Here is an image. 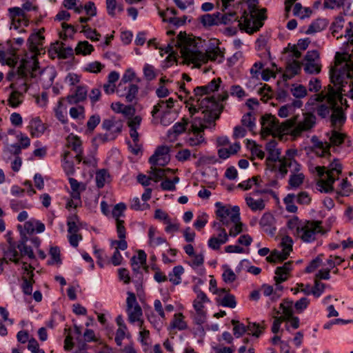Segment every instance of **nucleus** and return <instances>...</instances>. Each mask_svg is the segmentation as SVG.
Instances as JSON below:
<instances>
[{"instance_id":"603ef678","label":"nucleus","mask_w":353,"mask_h":353,"mask_svg":"<svg viewBox=\"0 0 353 353\" xmlns=\"http://www.w3.org/2000/svg\"><path fill=\"white\" fill-rule=\"evenodd\" d=\"M295 195L294 194H288L284 199L283 202L286 205V210L289 212L295 213L297 211V207L294 203Z\"/></svg>"},{"instance_id":"ea45409f","label":"nucleus","mask_w":353,"mask_h":353,"mask_svg":"<svg viewBox=\"0 0 353 353\" xmlns=\"http://www.w3.org/2000/svg\"><path fill=\"white\" fill-rule=\"evenodd\" d=\"M246 141L248 148L250 147V145H252L250 149L252 155L257 157L260 159H263L265 157V152L262 150L261 145L256 144L254 141L247 139Z\"/></svg>"},{"instance_id":"774afa93","label":"nucleus","mask_w":353,"mask_h":353,"mask_svg":"<svg viewBox=\"0 0 353 353\" xmlns=\"http://www.w3.org/2000/svg\"><path fill=\"white\" fill-rule=\"evenodd\" d=\"M28 349L32 353H46L43 349L39 348L38 342L34 338H31L29 340V343L28 345Z\"/></svg>"},{"instance_id":"052dcab7","label":"nucleus","mask_w":353,"mask_h":353,"mask_svg":"<svg viewBox=\"0 0 353 353\" xmlns=\"http://www.w3.org/2000/svg\"><path fill=\"white\" fill-rule=\"evenodd\" d=\"M17 248L19 250L21 257L27 256L30 259H35V255L30 246L26 245L22 246H17Z\"/></svg>"},{"instance_id":"5fc2aeb1","label":"nucleus","mask_w":353,"mask_h":353,"mask_svg":"<svg viewBox=\"0 0 353 353\" xmlns=\"http://www.w3.org/2000/svg\"><path fill=\"white\" fill-rule=\"evenodd\" d=\"M220 304L223 307L234 308L236 306L235 296L233 294L227 293L221 299Z\"/></svg>"},{"instance_id":"9d476101","label":"nucleus","mask_w":353,"mask_h":353,"mask_svg":"<svg viewBox=\"0 0 353 353\" xmlns=\"http://www.w3.org/2000/svg\"><path fill=\"white\" fill-rule=\"evenodd\" d=\"M205 128L207 126L200 119H193L190 130L193 132L194 136L188 139V143L190 146H197L205 142V139L201 133Z\"/></svg>"},{"instance_id":"79ce46f5","label":"nucleus","mask_w":353,"mask_h":353,"mask_svg":"<svg viewBox=\"0 0 353 353\" xmlns=\"http://www.w3.org/2000/svg\"><path fill=\"white\" fill-rule=\"evenodd\" d=\"M346 137V134L343 133H341L336 130H333L332 131V134L330 137V146L335 145L338 146L342 144L344 142V139Z\"/></svg>"},{"instance_id":"6ab92c4d","label":"nucleus","mask_w":353,"mask_h":353,"mask_svg":"<svg viewBox=\"0 0 353 353\" xmlns=\"http://www.w3.org/2000/svg\"><path fill=\"white\" fill-rule=\"evenodd\" d=\"M82 11H84L88 17H81L79 19V22H88L91 17H94L97 14V8L95 4L92 1L86 3L83 7L80 6L75 8L76 12L81 13Z\"/></svg>"},{"instance_id":"9b49d317","label":"nucleus","mask_w":353,"mask_h":353,"mask_svg":"<svg viewBox=\"0 0 353 353\" xmlns=\"http://www.w3.org/2000/svg\"><path fill=\"white\" fill-rule=\"evenodd\" d=\"M48 54L52 59L57 57L61 59H65L73 57L74 51L71 47H65L63 42L56 41L51 45L48 50Z\"/></svg>"},{"instance_id":"3c124183","label":"nucleus","mask_w":353,"mask_h":353,"mask_svg":"<svg viewBox=\"0 0 353 353\" xmlns=\"http://www.w3.org/2000/svg\"><path fill=\"white\" fill-rule=\"evenodd\" d=\"M241 123L243 125L248 127L250 131H252L255 127V117L251 112H248L243 116Z\"/></svg>"},{"instance_id":"680f3d73","label":"nucleus","mask_w":353,"mask_h":353,"mask_svg":"<svg viewBox=\"0 0 353 353\" xmlns=\"http://www.w3.org/2000/svg\"><path fill=\"white\" fill-rule=\"evenodd\" d=\"M340 8H343L345 15H351L353 8V0H339Z\"/></svg>"},{"instance_id":"49530a36","label":"nucleus","mask_w":353,"mask_h":353,"mask_svg":"<svg viewBox=\"0 0 353 353\" xmlns=\"http://www.w3.org/2000/svg\"><path fill=\"white\" fill-rule=\"evenodd\" d=\"M174 41L175 39H171L170 42L168 44V46L165 47L164 50L165 53L168 54V56L166 57L165 61L168 63H170V65H172V63H174L176 60V57L173 52V46H174Z\"/></svg>"},{"instance_id":"f704fd0d","label":"nucleus","mask_w":353,"mask_h":353,"mask_svg":"<svg viewBox=\"0 0 353 353\" xmlns=\"http://www.w3.org/2000/svg\"><path fill=\"white\" fill-rule=\"evenodd\" d=\"M264 23H238L239 29L249 34H254L259 31Z\"/></svg>"},{"instance_id":"f257e3e1","label":"nucleus","mask_w":353,"mask_h":353,"mask_svg":"<svg viewBox=\"0 0 353 353\" xmlns=\"http://www.w3.org/2000/svg\"><path fill=\"white\" fill-rule=\"evenodd\" d=\"M316 123V117L313 114H307L302 121L296 124V119L292 118L280 123L279 120L271 114H266L261 117V135H270L274 131L290 134L294 138L300 137L303 132L312 129Z\"/></svg>"},{"instance_id":"c9c22d12","label":"nucleus","mask_w":353,"mask_h":353,"mask_svg":"<svg viewBox=\"0 0 353 353\" xmlns=\"http://www.w3.org/2000/svg\"><path fill=\"white\" fill-rule=\"evenodd\" d=\"M223 239H219L218 237L212 236L210 238L208 242L209 248L214 250H217L220 248L221 245L225 244L228 241V236L223 235Z\"/></svg>"},{"instance_id":"338daca9","label":"nucleus","mask_w":353,"mask_h":353,"mask_svg":"<svg viewBox=\"0 0 353 353\" xmlns=\"http://www.w3.org/2000/svg\"><path fill=\"white\" fill-rule=\"evenodd\" d=\"M222 278L224 282L227 283H230L236 280V276L232 270L228 268L224 270L222 274Z\"/></svg>"},{"instance_id":"4468645a","label":"nucleus","mask_w":353,"mask_h":353,"mask_svg":"<svg viewBox=\"0 0 353 353\" xmlns=\"http://www.w3.org/2000/svg\"><path fill=\"white\" fill-rule=\"evenodd\" d=\"M235 14L230 12L229 14L225 13L221 14L220 12H216L214 14H205L201 15L199 19V22H216L220 19L221 17V22H227V21H232V20L235 22H241L240 20H237V18L234 17Z\"/></svg>"},{"instance_id":"de8ad7c7","label":"nucleus","mask_w":353,"mask_h":353,"mask_svg":"<svg viewBox=\"0 0 353 353\" xmlns=\"http://www.w3.org/2000/svg\"><path fill=\"white\" fill-rule=\"evenodd\" d=\"M279 167L276 166V170L275 171L279 172V174L280 178L283 179L288 174V158L286 157H282L279 161Z\"/></svg>"},{"instance_id":"393cba45","label":"nucleus","mask_w":353,"mask_h":353,"mask_svg":"<svg viewBox=\"0 0 353 353\" xmlns=\"http://www.w3.org/2000/svg\"><path fill=\"white\" fill-rule=\"evenodd\" d=\"M69 142V146L72 148V150H74L77 155L75 156V159L78 161V163H80L82 161V148H81V141L80 139L74 136L70 140L68 141Z\"/></svg>"},{"instance_id":"c03bdc74","label":"nucleus","mask_w":353,"mask_h":353,"mask_svg":"<svg viewBox=\"0 0 353 353\" xmlns=\"http://www.w3.org/2000/svg\"><path fill=\"white\" fill-rule=\"evenodd\" d=\"M265 328V326H262L257 323L249 322L247 325V331L250 332V334L256 338L260 336Z\"/></svg>"},{"instance_id":"bf43d9fd","label":"nucleus","mask_w":353,"mask_h":353,"mask_svg":"<svg viewBox=\"0 0 353 353\" xmlns=\"http://www.w3.org/2000/svg\"><path fill=\"white\" fill-rule=\"evenodd\" d=\"M304 70L308 74H318L321 72V65L315 62H306Z\"/></svg>"},{"instance_id":"2eb2a0df","label":"nucleus","mask_w":353,"mask_h":353,"mask_svg":"<svg viewBox=\"0 0 353 353\" xmlns=\"http://www.w3.org/2000/svg\"><path fill=\"white\" fill-rule=\"evenodd\" d=\"M190 100L196 101L199 109L203 110V111H209L210 110H216L218 108H221L219 101H217L214 97H206L203 99H194L191 97Z\"/></svg>"},{"instance_id":"cd10ccee","label":"nucleus","mask_w":353,"mask_h":353,"mask_svg":"<svg viewBox=\"0 0 353 353\" xmlns=\"http://www.w3.org/2000/svg\"><path fill=\"white\" fill-rule=\"evenodd\" d=\"M293 301L289 299H284L280 304V309L282 310L283 314V316H284L287 320H289L293 315Z\"/></svg>"},{"instance_id":"0e129e2a","label":"nucleus","mask_w":353,"mask_h":353,"mask_svg":"<svg viewBox=\"0 0 353 353\" xmlns=\"http://www.w3.org/2000/svg\"><path fill=\"white\" fill-rule=\"evenodd\" d=\"M101 121V117L99 114H94L92 115L88 122H87V128L88 130L90 132H92L94 128L100 123Z\"/></svg>"},{"instance_id":"72a5a7b5","label":"nucleus","mask_w":353,"mask_h":353,"mask_svg":"<svg viewBox=\"0 0 353 353\" xmlns=\"http://www.w3.org/2000/svg\"><path fill=\"white\" fill-rule=\"evenodd\" d=\"M303 222L299 220L297 216H294L288 221L287 225L288 229L292 232V234L296 236L299 230L302 229Z\"/></svg>"},{"instance_id":"4be33fe9","label":"nucleus","mask_w":353,"mask_h":353,"mask_svg":"<svg viewBox=\"0 0 353 353\" xmlns=\"http://www.w3.org/2000/svg\"><path fill=\"white\" fill-rule=\"evenodd\" d=\"M176 10L174 8H168L165 11L161 13L163 22H190V19L187 16H183L182 19L176 17Z\"/></svg>"},{"instance_id":"b1692460","label":"nucleus","mask_w":353,"mask_h":353,"mask_svg":"<svg viewBox=\"0 0 353 353\" xmlns=\"http://www.w3.org/2000/svg\"><path fill=\"white\" fill-rule=\"evenodd\" d=\"M29 128L33 137H39L46 130L43 123L39 117H35L30 121Z\"/></svg>"},{"instance_id":"13d9d810","label":"nucleus","mask_w":353,"mask_h":353,"mask_svg":"<svg viewBox=\"0 0 353 353\" xmlns=\"http://www.w3.org/2000/svg\"><path fill=\"white\" fill-rule=\"evenodd\" d=\"M76 221H79V217L77 215H74L70 217L69 220L67 221L68 225V232L70 234H77L79 230V227L76 224Z\"/></svg>"},{"instance_id":"69168bd1","label":"nucleus","mask_w":353,"mask_h":353,"mask_svg":"<svg viewBox=\"0 0 353 353\" xmlns=\"http://www.w3.org/2000/svg\"><path fill=\"white\" fill-rule=\"evenodd\" d=\"M126 209V205L123 203H119L114 205L112 214L115 220L120 219L119 217L123 216L124 210Z\"/></svg>"},{"instance_id":"e433bc0d","label":"nucleus","mask_w":353,"mask_h":353,"mask_svg":"<svg viewBox=\"0 0 353 353\" xmlns=\"http://www.w3.org/2000/svg\"><path fill=\"white\" fill-rule=\"evenodd\" d=\"M246 204L252 211L262 210L265 208V203L263 199L254 200L251 196L245 198Z\"/></svg>"},{"instance_id":"bb28decb","label":"nucleus","mask_w":353,"mask_h":353,"mask_svg":"<svg viewBox=\"0 0 353 353\" xmlns=\"http://www.w3.org/2000/svg\"><path fill=\"white\" fill-rule=\"evenodd\" d=\"M335 100L333 97H330L327 100L328 104H321L316 107V112L322 119L327 118L330 112L332 111V102Z\"/></svg>"},{"instance_id":"1a4fd4ad","label":"nucleus","mask_w":353,"mask_h":353,"mask_svg":"<svg viewBox=\"0 0 353 353\" xmlns=\"http://www.w3.org/2000/svg\"><path fill=\"white\" fill-rule=\"evenodd\" d=\"M36 68L37 63L35 61L30 63L29 61H22L17 68L16 73L12 70L7 74L6 80L12 81L16 75L18 76V79H26L32 71L36 70Z\"/></svg>"},{"instance_id":"f3484780","label":"nucleus","mask_w":353,"mask_h":353,"mask_svg":"<svg viewBox=\"0 0 353 353\" xmlns=\"http://www.w3.org/2000/svg\"><path fill=\"white\" fill-rule=\"evenodd\" d=\"M292 269V262L288 261L282 266L277 267L275 270L274 280L276 285L285 281L288 279V274Z\"/></svg>"},{"instance_id":"423d86ee","label":"nucleus","mask_w":353,"mask_h":353,"mask_svg":"<svg viewBox=\"0 0 353 353\" xmlns=\"http://www.w3.org/2000/svg\"><path fill=\"white\" fill-rule=\"evenodd\" d=\"M321 221H305L296 237L305 243H312L316 239V235L324 234Z\"/></svg>"},{"instance_id":"a878e982","label":"nucleus","mask_w":353,"mask_h":353,"mask_svg":"<svg viewBox=\"0 0 353 353\" xmlns=\"http://www.w3.org/2000/svg\"><path fill=\"white\" fill-rule=\"evenodd\" d=\"M24 95L19 90H13L10 94L8 99V105L12 108H17L19 106L23 101Z\"/></svg>"},{"instance_id":"ddd939ff","label":"nucleus","mask_w":353,"mask_h":353,"mask_svg":"<svg viewBox=\"0 0 353 353\" xmlns=\"http://www.w3.org/2000/svg\"><path fill=\"white\" fill-rule=\"evenodd\" d=\"M332 111L330 116V120L332 127L335 129L343 125L346 121V116L343 108L337 103L336 100L332 101Z\"/></svg>"},{"instance_id":"412c9836","label":"nucleus","mask_w":353,"mask_h":353,"mask_svg":"<svg viewBox=\"0 0 353 353\" xmlns=\"http://www.w3.org/2000/svg\"><path fill=\"white\" fill-rule=\"evenodd\" d=\"M222 111V108H218L216 110H210L209 111H203V118L200 120L205 125V123L213 124V126H215V121L219 118L220 114ZM197 120L199 118H195Z\"/></svg>"},{"instance_id":"7ed1b4c3","label":"nucleus","mask_w":353,"mask_h":353,"mask_svg":"<svg viewBox=\"0 0 353 353\" xmlns=\"http://www.w3.org/2000/svg\"><path fill=\"white\" fill-rule=\"evenodd\" d=\"M169 152V147L160 145L157 147L154 153L149 158L148 161L151 164V168L148 173L150 174L152 180L155 182L161 181L167 174L172 172V170L170 168L157 167V165L164 166L168 163L170 160L168 157Z\"/></svg>"},{"instance_id":"dca6fc26","label":"nucleus","mask_w":353,"mask_h":353,"mask_svg":"<svg viewBox=\"0 0 353 353\" xmlns=\"http://www.w3.org/2000/svg\"><path fill=\"white\" fill-rule=\"evenodd\" d=\"M87 95V87L85 85H79L77 87L74 93L67 96L66 100L70 104H75L85 100Z\"/></svg>"},{"instance_id":"0eeeda50","label":"nucleus","mask_w":353,"mask_h":353,"mask_svg":"<svg viewBox=\"0 0 353 353\" xmlns=\"http://www.w3.org/2000/svg\"><path fill=\"white\" fill-rule=\"evenodd\" d=\"M216 214L223 225L228 226L231 222L240 221V208L237 205L233 207L223 205L221 202H216Z\"/></svg>"},{"instance_id":"a211bd4d","label":"nucleus","mask_w":353,"mask_h":353,"mask_svg":"<svg viewBox=\"0 0 353 353\" xmlns=\"http://www.w3.org/2000/svg\"><path fill=\"white\" fill-rule=\"evenodd\" d=\"M44 31V28L40 29L38 32L32 33L28 39V44L29 49L32 52H36L39 50V46H41L43 41L45 39L44 36L42 34Z\"/></svg>"},{"instance_id":"a19ab883","label":"nucleus","mask_w":353,"mask_h":353,"mask_svg":"<svg viewBox=\"0 0 353 353\" xmlns=\"http://www.w3.org/2000/svg\"><path fill=\"white\" fill-rule=\"evenodd\" d=\"M231 323L234 326L233 332L236 338H240L247 332V326L238 320L232 319Z\"/></svg>"},{"instance_id":"2f4dec72","label":"nucleus","mask_w":353,"mask_h":353,"mask_svg":"<svg viewBox=\"0 0 353 353\" xmlns=\"http://www.w3.org/2000/svg\"><path fill=\"white\" fill-rule=\"evenodd\" d=\"M311 141L316 148L322 150V156H325L327 154L330 155V143H328L327 142L323 143L320 141L316 136H313L311 138Z\"/></svg>"},{"instance_id":"4c0bfd02","label":"nucleus","mask_w":353,"mask_h":353,"mask_svg":"<svg viewBox=\"0 0 353 353\" xmlns=\"http://www.w3.org/2000/svg\"><path fill=\"white\" fill-rule=\"evenodd\" d=\"M110 174L107 170L101 169L96 172L95 180L96 185L99 189L104 187L106 178L109 177Z\"/></svg>"},{"instance_id":"f03ea898","label":"nucleus","mask_w":353,"mask_h":353,"mask_svg":"<svg viewBox=\"0 0 353 353\" xmlns=\"http://www.w3.org/2000/svg\"><path fill=\"white\" fill-rule=\"evenodd\" d=\"M202 43L201 38H192L185 32H180L175 39L174 46L180 48L183 58L191 63H205L209 60L216 61L219 57L218 62L222 61L223 54L219 48L208 51Z\"/></svg>"},{"instance_id":"e2e57ef3","label":"nucleus","mask_w":353,"mask_h":353,"mask_svg":"<svg viewBox=\"0 0 353 353\" xmlns=\"http://www.w3.org/2000/svg\"><path fill=\"white\" fill-rule=\"evenodd\" d=\"M310 304V300L306 297H303L294 303V308L298 313H301L305 310Z\"/></svg>"},{"instance_id":"6e6552de","label":"nucleus","mask_w":353,"mask_h":353,"mask_svg":"<svg viewBox=\"0 0 353 353\" xmlns=\"http://www.w3.org/2000/svg\"><path fill=\"white\" fill-rule=\"evenodd\" d=\"M128 296L126 299V312L128 315V321L131 323L136 321L139 322L140 327L143 325V321L140 320L142 316V309L139 305L135 294L131 292H128Z\"/></svg>"},{"instance_id":"7c9ffc66","label":"nucleus","mask_w":353,"mask_h":353,"mask_svg":"<svg viewBox=\"0 0 353 353\" xmlns=\"http://www.w3.org/2000/svg\"><path fill=\"white\" fill-rule=\"evenodd\" d=\"M61 30L59 32V37L62 40H66L68 38H71L74 33L77 31L71 23H61Z\"/></svg>"},{"instance_id":"c85d7f7f","label":"nucleus","mask_w":353,"mask_h":353,"mask_svg":"<svg viewBox=\"0 0 353 353\" xmlns=\"http://www.w3.org/2000/svg\"><path fill=\"white\" fill-rule=\"evenodd\" d=\"M183 319L184 316L182 313L175 314L174 315L173 320L170 323L171 327L179 330H184L187 329L188 325Z\"/></svg>"},{"instance_id":"4d7b16f0","label":"nucleus","mask_w":353,"mask_h":353,"mask_svg":"<svg viewBox=\"0 0 353 353\" xmlns=\"http://www.w3.org/2000/svg\"><path fill=\"white\" fill-rule=\"evenodd\" d=\"M206 321V312H196V314L194 316V322L199 325L198 327V330L200 331V332L204 334V329L202 327V325Z\"/></svg>"},{"instance_id":"39448f33","label":"nucleus","mask_w":353,"mask_h":353,"mask_svg":"<svg viewBox=\"0 0 353 353\" xmlns=\"http://www.w3.org/2000/svg\"><path fill=\"white\" fill-rule=\"evenodd\" d=\"M37 6H34L30 1H26L22 4V7H14L8 9L9 16L11 22H22L20 19L16 20V17H21L24 22H30V19L32 17L30 12H34V19L31 22H40L41 19H37Z\"/></svg>"},{"instance_id":"864d4df0","label":"nucleus","mask_w":353,"mask_h":353,"mask_svg":"<svg viewBox=\"0 0 353 353\" xmlns=\"http://www.w3.org/2000/svg\"><path fill=\"white\" fill-rule=\"evenodd\" d=\"M341 190L337 194L342 196H348L353 192L351 184L348 182L347 178L343 179L340 184Z\"/></svg>"},{"instance_id":"f8f14e48","label":"nucleus","mask_w":353,"mask_h":353,"mask_svg":"<svg viewBox=\"0 0 353 353\" xmlns=\"http://www.w3.org/2000/svg\"><path fill=\"white\" fill-rule=\"evenodd\" d=\"M123 121L116 117H110L103 121L101 128L111 134L114 139L121 133Z\"/></svg>"},{"instance_id":"37998d69","label":"nucleus","mask_w":353,"mask_h":353,"mask_svg":"<svg viewBox=\"0 0 353 353\" xmlns=\"http://www.w3.org/2000/svg\"><path fill=\"white\" fill-rule=\"evenodd\" d=\"M188 121L187 119H183L181 122L176 123L172 128L168 130V134H174L175 136H177L183 132H185L186 129V125H188Z\"/></svg>"},{"instance_id":"6e6d98bb","label":"nucleus","mask_w":353,"mask_h":353,"mask_svg":"<svg viewBox=\"0 0 353 353\" xmlns=\"http://www.w3.org/2000/svg\"><path fill=\"white\" fill-rule=\"evenodd\" d=\"M29 23H10V30L11 31V37H15L17 34L25 33L26 32L25 28L28 27Z\"/></svg>"},{"instance_id":"473e14b6","label":"nucleus","mask_w":353,"mask_h":353,"mask_svg":"<svg viewBox=\"0 0 353 353\" xmlns=\"http://www.w3.org/2000/svg\"><path fill=\"white\" fill-rule=\"evenodd\" d=\"M94 50L92 45L90 44L88 41H80L75 48V52L77 54L88 55Z\"/></svg>"},{"instance_id":"58836bf2","label":"nucleus","mask_w":353,"mask_h":353,"mask_svg":"<svg viewBox=\"0 0 353 353\" xmlns=\"http://www.w3.org/2000/svg\"><path fill=\"white\" fill-rule=\"evenodd\" d=\"M267 9L254 8L251 11V17L254 19L252 22H262L267 19Z\"/></svg>"},{"instance_id":"8fccbe9b","label":"nucleus","mask_w":353,"mask_h":353,"mask_svg":"<svg viewBox=\"0 0 353 353\" xmlns=\"http://www.w3.org/2000/svg\"><path fill=\"white\" fill-rule=\"evenodd\" d=\"M70 154L69 151H65L63 154V169L67 175H72L74 173V165L72 161L67 160L68 157Z\"/></svg>"},{"instance_id":"20e7f679","label":"nucleus","mask_w":353,"mask_h":353,"mask_svg":"<svg viewBox=\"0 0 353 353\" xmlns=\"http://www.w3.org/2000/svg\"><path fill=\"white\" fill-rule=\"evenodd\" d=\"M343 166L338 159H334L329 165V170L325 171V167L316 166V170L318 175L322 177L325 174L327 177L325 179H321L317 182V185L321 188V191L325 193L333 192V184L338 178L334 177V172L338 175L341 174Z\"/></svg>"},{"instance_id":"5701e85b","label":"nucleus","mask_w":353,"mask_h":353,"mask_svg":"<svg viewBox=\"0 0 353 353\" xmlns=\"http://www.w3.org/2000/svg\"><path fill=\"white\" fill-rule=\"evenodd\" d=\"M280 154L281 150L279 149L268 152V156L265 160L267 169L272 172H275L276 170V165H275L274 163L279 161V160L281 159L279 157Z\"/></svg>"},{"instance_id":"a18cd8bd","label":"nucleus","mask_w":353,"mask_h":353,"mask_svg":"<svg viewBox=\"0 0 353 353\" xmlns=\"http://www.w3.org/2000/svg\"><path fill=\"white\" fill-rule=\"evenodd\" d=\"M248 263L249 261L246 259L242 260L237 266L236 271L240 272L245 266V268H247V271L254 275H258L261 273V269L260 268L254 265L248 267L247 264Z\"/></svg>"},{"instance_id":"aec40b11","label":"nucleus","mask_w":353,"mask_h":353,"mask_svg":"<svg viewBox=\"0 0 353 353\" xmlns=\"http://www.w3.org/2000/svg\"><path fill=\"white\" fill-rule=\"evenodd\" d=\"M301 69V64L299 61L293 60L292 61L288 62L285 72L283 74V81H287L293 78L300 72Z\"/></svg>"},{"instance_id":"09e8293b","label":"nucleus","mask_w":353,"mask_h":353,"mask_svg":"<svg viewBox=\"0 0 353 353\" xmlns=\"http://www.w3.org/2000/svg\"><path fill=\"white\" fill-rule=\"evenodd\" d=\"M304 179L305 176L303 173L292 174L288 183L292 188H298L303 183Z\"/></svg>"},{"instance_id":"c756f323","label":"nucleus","mask_w":353,"mask_h":353,"mask_svg":"<svg viewBox=\"0 0 353 353\" xmlns=\"http://www.w3.org/2000/svg\"><path fill=\"white\" fill-rule=\"evenodd\" d=\"M17 245L12 244L9 245L8 249L4 251V255L9 259V261L18 264L19 263V252L17 250Z\"/></svg>"}]
</instances>
